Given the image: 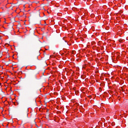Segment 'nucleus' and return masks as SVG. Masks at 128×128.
<instances>
[{
	"label": "nucleus",
	"mask_w": 128,
	"mask_h": 128,
	"mask_svg": "<svg viewBox=\"0 0 128 128\" xmlns=\"http://www.w3.org/2000/svg\"><path fill=\"white\" fill-rule=\"evenodd\" d=\"M69 46H70V45H68V42H66V41L65 40V48H64V50H68V48H70Z\"/></svg>",
	"instance_id": "f257e3e1"
},
{
	"label": "nucleus",
	"mask_w": 128,
	"mask_h": 128,
	"mask_svg": "<svg viewBox=\"0 0 128 128\" xmlns=\"http://www.w3.org/2000/svg\"><path fill=\"white\" fill-rule=\"evenodd\" d=\"M28 56H30V50H28Z\"/></svg>",
	"instance_id": "f03ea898"
},
{
	"label": "nucleus",
	"mask_w": 128,
	"mask_h": 128,
	"mask_svg": "<svg viewBox=\"0 0 128 128\" xmlns=\"http://www.w3.org/2000/svg\"><path fill=\"white\" fill-rule=\"evenodd\" d=\"M10 122H11V124H13L14 123V121L12 120H10Z\"/></svg>",
	"instance_id": "7ed1b4c3"
},
{
	"label": "nucleus",
	"mask_w": 128,
	"mask_h": 128,
	"mask_svg": "<svg viewBox=\"0 0 128 128\" xmlns=\"http://www.w3.org/2000/svg\"><path fill=\"white\" fill-rule=\"evenodd\" d=\"M68 68H65V70H66V74H68Z\"/></svg>",
	"instance_id": "20e7f679"
},
{
	"label": "nucleus",
	"mask_w": 128,
	"mask_h": 128,
	"mask_svg": "<svg viewBox=\"0 0 128 128\" xmlns=\"http://www.w3.org/2000/svg\"><path fill=\"white\" fill-rule=\"evenodd\" d=\"M26 118H28V113H26Z\"/></svg>",
	"instance_id": "39448f33"
},
{
	"label": "nucleus",
	"mask_w": 128,
	"mask_h": 128,
	"mask_svg": "<svg viewBox=\"0 0 128 128\" xmlns=\"http://www.w3.org/2000/svg\"><path fill=\"white\" fill-rule=\"evenodd\" d=\"M0 56H2V53H1V54H0Z\"/></svg>",
	"instance_id": "423d86ee"
},
{
	"label": "nucleus",
	"mask_w": 128,
	"mask_h": 128,
	"mask_svg": "<svg viewBox=\"0 0 128 128\" xmlns=\"http://www.w3.org/2000/svg\"><path fill=\"white\" fill-rule=\"evenodd\" d=\"M64 118L66 119L68 118V117L66 116H64Z\"/></svg>",
	"instance_id": "0eeeda50"
},
{
	"label": "nucleus",
	"mask_w": 128,
	"mask_h": 128,
	"mask_svg": "<svg viewBox=\"0 0 128 128\" xmlns=\"http://www.w3.org/2000/svg\"><path fill=\"white\" fill-rule=\"evenodd\" d=\"M11 94H14V92H12L11 93Z\"/></svg>",
	"instance_id": "6e6552de"
},
{
	"label": "nucleus",
	"mask_w": 128,
	"mask_h": 128,
	"mask_svg": "<svg viewBox=\"0 0 128 128\" xmlns=\"http://www.w3.org/2000/svg\"><path fill=\"white\" fill-rule=\"evenodd\" d=\"M66 114H68V110H66Z\"/></svg>",
	"instance_id": "1a4fd4ad"
},
{
	"label": "nucleus",
	"mask_w": 128,
	"mask_h": 128,
	"mask_svg": "<svg viewBox=\"0 0 128 128\" xmlns=\"http://www.w3.org/2000/svg\"><path fill=\"white\" fill-rule=\"evenodd\" d=\"M65 8H66V9L68 8V7H65Z\"/></svg>",
	"instance_id": "9d476101"
},
{
	"label": "nucleus",
	"mask_w": 128,
	"mask_h": 128,
	"mask_svg": "<svg viewBox=\"0 0 128 128\" xmlns=\"http://www.w3.org/2000/svg\"><path fill=\"white\" fill-rule=\"evenodd\" d=\"M27 112H28V110H27Z\"/></svg>",
	"instance_id": "9b49d317"
},
{
	"label": "nucleus",
	"mask_w": 128,
	"mask_h": 128,
	"mask_svg": "<svg viewBox=\"0 0 128 128\" xmlns=\"http://www.w3.org/2000/svg\"><path fill=\"white\" fill-rule=\"evenodd\" d=\"M65 28H66V26L65 25Z\"/></svg>",
	"instance_id": "f8f14e48"
},
{
	"label": "nucleus",
	"mask_w": 128,
	"mask_h": 128,
	"mask_svg": "<svg viewBox=\"0 0 128 128\" xmlns=\"http://www.w3.org/2000/svg\"><path fill=\"white\" fill-rule=\"evenodd\" d=\"M68 84H66V86H67Z\"/></svg>",
	"instance_id": "ddd939ff"
},
{
	"label": "nucleus",
	"mask_w": 128,
	"mask_h": 128,
	"mask_svg": "<svg viewBox=\"0 0 128 128\" xmlns=\"http://www.w3.org/2000/svg\"><path fill=\"white\" fill-rule=\"evenodd\" d=\"M35 78H36V76H35Z\"/></svg>",
	"instance_id": "4468645a"
},
{
	"label": "nucleus",
	"mask_w": 128,
	"mask_h": 128,
	"mask_svg": "<svg viewBox=\"0 0 128 128\" xmlns=\"http://www.w3.org/2000/svg\"><path fill=\"white\" fill-rule=\"evenodd\" d=\"M48 110H48L47 112H48Z\"/></svg>",
	"instance_id": "2eb2a0df"
},
{
	"label": "nucleus",
	"mask_w": 128,
	"mask_h": 128,
	"mask_svg": "<svg viewBox=\"0 0 128 128\" xmlns=\"http://www.w3.org/2000/svg\"><path fill=\"white\" fill-rule=\"evenodd\" d=\"M2 58V56H0V58Z\"/></svg>",
	"instance_id": "dca6fc26"
},
{
	"label": "nucleus",
	"mask_w": 128,
	"mask_h": 128,
	"mask_svg": "<svg viewBox=\"0 0 128 128\" xmlns=\"http://www.w3.org/2000/svg\"><path fill=\"white\" fill-rule=\"evenodd\" d=\"M39 16H40V14H39Z\"/></svg>",
	"instance_id": "f3484780"
},
{
	"label": "nucleus",
	"mask_w": 128,
	"mask_h": 128,
	"mask_svg": "<svg viewBox=\"0 0 128 128\" xmlns=\"http://www.w3.org/2000/svg\"><path fill=\"white\" fill-rule=\"evenodd\" d=\"M65 14H66V12Z\"/></svg>",
	"instance_id": "a211bd4d"
},
{
	"label": "nucleus",
	"mask_w": 128,
	"mask_h": 128,
	"mask_svg": "<svg viewBox=\"0 0 128 128\" xmlns=\"http://www.w3.org/2000/svg\"><path fill=\"white\" fill-rule=\"evenodd\" d=\"M65 14H66V12Z\"/></svg>",
	"instance_id": "6ab92c4d"
}]
</instances>
